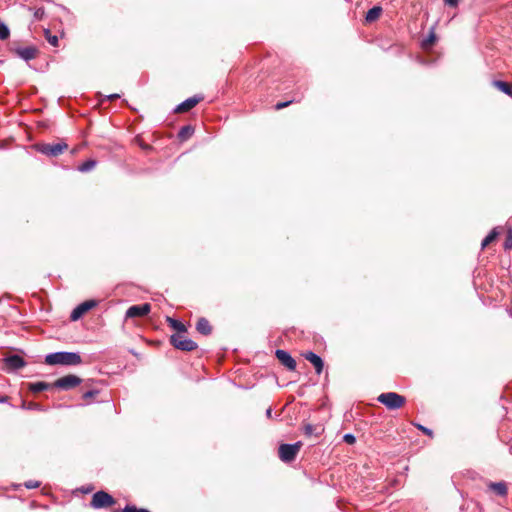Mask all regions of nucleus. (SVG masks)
Wrapping results in <instances>:
<instances>
[{"instance_id":"obj_28","label":"nucleus","mask_w":512,"mask_h":512,"mask_svg":"<svg viewBox=\"0 0 512 512\" xmlns=\"http://www.w3.org/2000/svg\"><path fill=\"white\" fill-rule=\"evenodd\" d=\"M9 35H10L9 28L4 23H1L0 24V39L5 40L9 37Z\"/></svg>"},{"instance_id":"obj_21","label":"nucleus","mask_w":512,"mask_h":512,"mask_svg":"<svg viewBox=\"0 0 512 512\" xmlns=\"http://www.w3.org/2000/svg\"><path fill=\"white\" fill-rule=\"evenodd\" d=\"M51 386L52 385H50L46 382L40 381V382H35V383H29L28 388L33 393H39V392L49 389Z\"/></svg>"},{"instance_id":"obj_39","label":"nucleus","mask_w":512,"mask_h":512,"mask_svg":"<svg viewBox=\"0 0 512 512\" xmlns=\"http://www.w3.org/2000/svg\"><path fill=\"white\" fill-rule=\"evenodd\" d=\"M266 416H267L268 418H271V416H272V408H271V407H269V408L266 410Z\"/></svg>"},{"instance_id":"obj_22","label":"nucleus","mask_w":512,"mask_h":512,"mask_svg":"<svg viewBox=\"0 0 512 512\" xmlns=\"http://www.w3.org/2000/svg\"><path fill=\"white\" fill-rule=\"evenodd\" d=\"M96 165H97L96 160L88 159L78 166V171H80L82 173H86V172L93 170L96 167Z\"/></svg>"},{"instance_id":"obj_24","label":"nucleus","mask_w":512,"mask_h":512,"mask_svg":"<svg viewBox=\"0 0 512 512\" xmlns=\"http://www.w3.org/2000/svg\"><path fill=\"white\" fill-rule=\"evenodd\" d=\"M113 512H150V511L146 508H138L135 505H126L123 509L114 510Z\"/></svg>"},{"instance_id":"obj_34","label":"nucleus","mask_w":512,"mask_h":512,"mask_svg":"<svg viewBox=\"0 0 512 512\" xmlns=\"http://www.w3.org/2000/svg\"><path fill=\"white\" fill-rule=\"evenodd\" d=\"M23 407L30 410H41L40 404L35 402H30L27 406H25V403H23Z\"/></svg>"},{"instance_id":"obj_17","label":"nucleus","mask_w":512,"mask_h":512,"mask_svg":"<svg viewBox=\"0 0 512 512\" xmlns=\"http://www.w3.org/2000/svg\"><path fill=\"white\" fill-rule=\"evenodd\" d=\"M166 322L172 329L176 331V333L187 334V327L181 321L174 319L172 317H167Z\"/></svg>"},{"instance_id":"obj_36","label":"nucleus","mask_w":512,"mask_h":512,"mask_svg":"<svg viewBox=\"0 0 512 512\" xmlns=\"http://www.w3.org/2000/svg\"><path fill=\"white\" fill-rule=\"evenodd\" d=\"M434 40H435V35L433 33H431L428 36V38L423 41V46L426 47V46L432 44L434 42Z\"/></svg>"},{"instance_id":"obj_23","label":"nucleus","mask_w":512,"mask_h":512,"mask_svg":"<svg viewBox=\"0 0 512 512\" xmlns=\"http://www.w3.org/2000/svg\"><path fill=\"white\" fill-rule=\"evenodd\" d=\"M498 234H499V232H498L497 228H494L493 230H491L490 233L483 239V241L481 243L482 248H485L492 241H494L496 239V237L498 236Z\"/></svg>"},{"instance_id":"obj_38","label":"nucleus","mask_w":512,"mask_h":512,"mask_svg":"<svg viewBox=\"0 0 512 512\" xmlns=\"http://www.w3.org/2000/svg\"><path fill=\"white\" fill-rule=\"evenodd\" d=\"M119 97H120L119 94H111V95L108 96V99L109 100H115V99H117Z\"/></svg>"},{"instance_id":"obj_3","label":"nucleus","mask_w":512,"mask_h":512,"mask_svg":"<svg viewBox=\"0 0 512 512\" xmlns=\"http://www.w3.org/2000/svg\"><path fill=\"white\" fill-rule=\"evenodd\" d=\"M170 344L180 351L190 352L194 351L198 348V345L195 341L188 338L186 334L183 333H174L169 338Z\"/></svg>"},{"instance_id":"obj_35","label":"nucleus","mask_w":512,"mask_h":512,"mask_svg":"<svg viewBox=\"0 0 512 512\" xmlns=\"http://www.w3.org/2000/svg\"><path fill=\"white\" fill-rule=\"evenodd\" d=\"M459 1L460 0H443L444 4L449 6V7H452V8H455L458 6L459 4Z\"/></svg>"},{"instance_id":"obj_25","label":"nucleus","mask_w":512,"mask_h":512,"mask_svg":"<svg viewBox=\"0 0 512 512\" xmlns=\"http://www.w3.org/2000/svg\"><path fill=\"white\" fill-rule=\"evenodd\" d=\"M503 247L505 250H511L512 249V228L507 229L505 241L503 244Z\"/></svg>"},{"instance_id":"obj_18","label":"nucleus","mask_w":512,"mask_h":512,"mask_svg":"<svg viewBox=\"0 0 512 512\" xmlns=\"http://www.w3.org/2000/svg\"><path fill=\"white\" fill-rule=\"evenodd\" d=\"M489 488L502 497H505L508 494V487L505 482H492L489 484Z\"/></svg>"},{"instance_id":"obj_40","label":"nucleus","mask_w":512,"mask_h":512,"mask_svg":"<svg viewBox=\"0 0 512 512\" xmlns=\"http://www.w3.org/2000/svg\"><path fill=\"white\" fill-rule=\"evenodd\" d=\"M43 13H44V12H43L42 10H37V11L35 12V17H36V18H40V16H41Z\"/></svg>"},{"instance_id":"obj_33","label":"nucleus","mask_w":512,"mask_h":512,"mask_svg":"<svg viewBox=\"0 0 512 512\" xmlns=\"http://www.w3.org/2000/svg\"><path fill=\"white\" fill-rule=\"evenodd\" d=\"M294 102V100H288V101H285V102H279L275 105V109L276 110H281L285 107H288L290 104H292Z\"/></svg>"},{"instance_id":"obj_32","label":"nucleus","mask_w":512,"mask_h":512,"mask_svg":"<svg viewBox=\"0 0 512 512\" xmlns=\"http://www.w3.org/2000/svg\"><path fill=\"white\" fill-rule=\"evenodd\" d=\"M343 441L347 444H354L356 441V438L353 434L347 433L343 436Z\"/></svg>"},{"instance_id":"obj_2","label":"nucleus","mask_w":512,"mask_h":512,"mask_svg":"<svg viewBox=\"0 0 512 512\" xmlns=\"http://www.w3.org/2000/svg\"><path fill=\"white\" fill-rule=\"evenodd\" d=\"M377 401L389 410H397L404 406L406 398L396 392H386L380 394Z\"/></svg>"},{"instance_id":"obj_12","label":"nucleus","mask_w":512,"mask_h":512,"mask_svg":"<svg viewBox=\"0 0 512 512\" xmlns=\"http://www.w3.org/2000/svg\"><path fill=\"white\" fill-rule=\"evenodd\" d=\"M18 57L25 61H30L37 57L38 49L35 46L18 47L15 49Z\"/></svg>"},{"instance_id":"obj_5","label":"nucleus","mask_w":512,"mask_h":512,"mask_svg":"<svg viewBox=\"0 0 512 512\" xmlns=\"http://www.w3.org/2000/svg\"><path fill=\"white\" fill-rule=\"evenodd\" d=\"M302 442L298 441L294 444H281L278 448V456L284 463H290L294 461L300 452Z\"/></svg>"},{"instance_id":"obj_31","label":"nucleus","mask_w":512,"mask_h":512,"mask_svg":"<svg viewBox=\"0 0 512 512\" xmlns=\"http://www.w3.org/2000/svg\"><path fill=\"white\" fill-rule=\"evenodd\" d=\"M24 486L27 489H35V488H38L40 486V482L36 481V480H28V481H26L24 483Z\"/></svg>"},{"instance_id":"obj_6","label":"nucleus","mask_w":512,"mask_h":512,"mask_svg":"<svg viewBox=\"0 0 512 512\" xmlns=\"http://www.w3.org/2000/svg\"><path fill=\"white\" fill-rule=\"evenodd\" d=\"M116 500L107 492L101 490L93 494L90 506L94 509L108 508L115 505Z\"/></svg>"},{"instance_id":"obj_4","label":"nucleus","mask_w":512,"mask_h":512,"mask_svg":"<svg viewBox=\"0 0 512 512\" xmlns=\"http://www.w3.org/2000/svg\"><path fill=\"white\" fill-rule=\"evenodd\" d=\"M34 149L48 157H57L68 149V145L61 141L58 143H38Z\"/></svg>"},{"instance_id":"obj_8","label":"nucleus","mask_w":512,"mask_h":512,"mask_svg":"<svg viewBox=\"0 0 512 512\" xmlns=\"http://www.w3.org/2000/svg\"><path fill=\"white\" fill-rule=\"evenodd\" d=\"M98 305V302L94 299L84 301L76 306L70 314L71 321L79 320L86 312L93 309Z\"/></svg>"},{"instance_id":"obj_1","label":"nucleus","mask_w":512,"mask_h":512,"mask_svg":"<svg viewBox=\"0 0 512 512\" xmlns=\"http://www.w3.org/2000/svg\"><path fill=\"white\" fill-rule=\"evenodd\" d=\"M45 362L48 365L77 366L82 363V358L77 352H54L46 355Z\"/></svg>"},{"instance_id":"obj_9","label":"nucleus","mask_w":512,"mask_h":512,"mask_svg":"<svg viewBox=\"0 0 512 512\" xmlns=\"http://www.w3.org/2000/svg\"><path fill=\"white\" fill-rule=\"evenodd\" d=\"M203 99H204V97L201 95H194V96L186 99L179 105H177L176 108L174 109V112H176V113L188 112L189 110L194 108L199 102H201Z\"/></svg>"},{"instance_id":"obj_30","label":"nucleus","mask_w":512,"mask_h":512,"mask_svg":"<svg viewBox=\"0 0 512 512\" xmlns=\"http://www.w3.org/2000/svg\"><path fill=\"white\" fill-rule=\"evenodd\" d=\"M416 427L422 431L425 435L429 436L430 438H433L434 436V433L431 429L421 425V424H416Z\"/></svg>"},{"instance_id":"obj_16","label":"nucleus","mask_w":512,"mask_h":512,"mask_svg":"<svg viewBox=\"0 0 512 512\" xmlns=\"http://www.w3.org/2000/svg\"><path fill=\"white\" fill-rule=\"evenodd\" d=\"M492 85L502 93L512 98V84L501 80H493Z\"/></svg>"},{"instance_id":"obj_27","label":"nucleus","mask_w":512,"mask_h":512,"mask_svg":"<svg viewBox=\"0 0 512 512\" xmlns=\"http://www.w3.org/2000/svg\"><path fill=\"white\" fill-rule=\"evenodd\" d=\"M45 38L52 46H58V37L56 35H52L48 29L45 30Z\"/></svg>"},{"instance_id":"obj_11","label":"nucleus","mask_w":512,"mask_h":512,"mask_svg":"<svg viewBox=\"0 0 512 512\" xmlns=\"http://www.w3.org/2000/svg\"><path fill=\"white\" fill-rule=\"evenodd\" d=\"M151 310V306L148 303H144L141 305H133L129 307L126 311L127 318H137L146 316Z\"/></svg>"},{"instance_id":"obj_26","label":"nucleus","mask_w":512,"mask_h":512,"mask_svg":"<svg viewBox=\"0 0 512 512\" xmlns=\"http://www.w3.org/2000/svg\"><path fill=\"white\" fill-rule=\"evenodd\" d=\"M99 394V391L96 390V389H92V390H89V391H86L82 394V399L86 402V403H90V400L93 399L95 396H97Z\"/></svg>"},{"instance_id":"obj_7","label":"nucleus","mask_w":512,"mask_h":512,"mask_svg":"<svg viewBox=\"0 0 512 512\" xmlns=\"http://www.w3.org/2000/svg\"><path fill=\"white\" fill-rule=\"evenodd\" d=\"M82 379L76 375L69 374L58 378L52 386L61 390H70L81 384Z\"/></svg>"},{"instance_id":"obj_13","label":"nucleus","mask_w":512,"mask_h":512,"mask_svg":"<svg viewBox=\"0 0 512 512\" xmlns=\"http://www.w3.org/2000/svg\"><path fill=\"white\" fill-rule=\"evenodd\" d=\"M303 357L314 366L317 374H321L324 367V363L319 355L312 351H307L303 353Z\"/></svg>"},{"instance_id":"obj_15","label":"nucleus","mask_w":512,"mask_h":512,"mask_svg":"<svg viewBox=\"0 0 512 512\" xmlns=\"http://www.w3.org/2000/svg\"><path fill=\"white\" fill-rule=\"evenodd\" d=\"M196 330L200 334H202L204 336H208L212 333V326L206 318L201 317L198 319V321L196 323Z\"/></svg>"},{"instance_id":"obj_37","label":"nucleus","mask_w":512,"mask_h":512,"mask_svg":"<svg viewBox=\"0 0 512 512\" xmlns=\"http://www.w3.org/2000/svg\"><path fill=\"white\" fill-rule=\"evenodd\" d=\"M9 400L8 396L0 395V403H7Z\"/></svg>"},{"instance_id":"obj_29","label":"nucleus","mask_w":512,"mask_h":512,"mask_svg":"<svg viewBox=\"0 0 512 512\" xmlns=\"http://www.w3.org/2000/svg\"><path fill=\"white\" fill-rule=\"evenodd\" d=\"M314 431H315V427L310 423L305 424L303 427V432H304L305 436H307V437L312 436L314 434Z\"/></svg>"},{"instance_id":"obj_10","label":"nucleus","mask_w":512,"mask_h":512,"mask_svg":"<svg viewBox=\"0 0 512 512\" xmlns=\"http://www.w3.org/2000/svg\"><path fill=\"white\" fill-rule=\"evenodd\" d=\"M275 355L279 362L283 366H285L289 371H294L296 369V361L287 351L277 349Z\"/></svg>"},{"instance_id":"obj_19","label":"nucleus","mask_w":512,"mask_h":512,"mask_svg":"<svg viewBox=\"0 0 512 512\" xmlns=\"http://www.w3.org/2000/svg\"><path fill=\"white\" fill-rule=\"evenodd\" d=\"M382 8L380 6H374L369 9L365 15V20L367 23H372L381 16Z\"/></svg>"},{"instance_id":"obj_14","label":"nucleus","mask_w":512,"mask_h":512,"mask_svg":"<svg viewBox=\"0 0 512 512\" xmlns=\"http://www.w3.org/2000/svg\"><path fill=\"white\" fill-rule=\"evenodd\" d=\"M5 363L9 368L14 370L20 369L25 366L24 359L19 355H11L5 358Z\"/></svg>"},{"instance_id":"obj_20","label":"nucleus","mask_w":512,"mask_h":512,"mask_svg":"<svg viewBox=\"0 0 512 512\" xmlns=\"http://www.w3.org/2000/svg\"><path fill=\"white\" fill-rule=\"evenodd\" d=\"M194 127L191 125H185L180 128L178 132V139L180 141H186L188 140L193 134H194Z\"/></svg>"}]
</instances>
